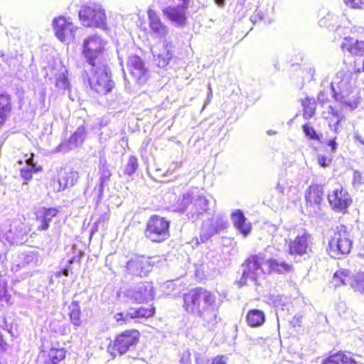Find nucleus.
I'll return each instance as SVG.
<instances>
[{"label": "nucleus", "instance_id": "nucleus-47", "mask_svg": "<svg viewBox=\"0 0 364 364\" xmlns=\"http://www.w3.org/2000/svg\"><path fill=\"white\" fill-rule=\"evenodd\" d=\"M26 170H28L30 171L29 172H31V174L33 176L34 173H37L38 172H41L42 171V166H29L28 168H25Z\"/></svg>", "mask_w": 364, "mask_h": 364}, {"label": "nucleus", "instance_id": "nucleus-48", "mask_svg": "<svg viewBox=\"0 0 364 364\" xmlns=\"http://www.w3.org/2000/svg\"><path fill=\"white\" fill-rule=\"evenodd\" d=\"M178 364H191L190 356L183 355L180 358Z\"/></svg>", "mask_w": 364, "mask_h": 364}, {"label": "nucleus", "instance_id": "nucleus-55", "mask_svg": "<svg viewBox=\"0 0 364 364\" xmlns=\"http://www.w3.org/2000/svg\"><path fill=\"white\" fill-rule=\"evenodd\" d=\"M22 163H23L22 161H18V164H22Z\"/></svg>", "mask_w": 364, "mask_h": 364}, {"label": "nucleus", "instance_id": "nucleus-20", "mask_svg": "<svg viewBox=\"0 0 364 364\" xmlns=\"http://www.w3.org/2000/svg\"><path fill=\"white\" fill-rule=\"evenodd\" d=\"M187 8L188 4L183 3L181 5L167 6L162 10V12L168 20L179 27H183L187 22L186 14Z\"/></svg>", "mask_w": 364, "mask_h": 364}, {"label": "nucleus", "instance_id": "nucleus-35", "mask_svg": "<svg viewBox=\"0 0 364 364\" xmlns=\"http://www.w3.org/2000/svg\"><path fill=\"white\" fill-rule=\"evenodd\" d=\"M156 309L153 305H149L148 307H139L136 309L131 313V318H149L155 315Z\"/></svg>", "mask_w": 364, "mask_h": 364}, {"label": "nucleus", "instance_id": "nucleus-34", "mask_svg": "<svg viewBox=\"0 0 364 364\" xmlns=\"http://www.w3.org/2000/svg\"><path fill=\"white\" fill-rule=\"evenodd\" d=\"M111 176V172L106 166H102L100 168V183L97 187H95L94 191H97V197L95 198L96 203H100L104 193V183L109 180Z\"/></svg>", "mask_w": 364, "mask_h": 364}, {"label": "nucleus", "instance_id": "nucleus-50", "mask_svg": "<svg viewBox=\"0 0 364 364\" xmlns=\"http://www.w3.org/2000/svg\"><path fill=\"white\" fill-rule=\"evenodd\" d=\"M33 156H34V154L33 153H31L30 157H28V159H25V162L29 166H37L36 164L33 163Z\"/></svg>", "mask_w": 364, "mask_h": 364}, {"label": "nucleus", "instance_id": "nucleus-36", "mask_svg": "<svg viewBox=\"0 0 364 364\" xmlns=\"http://www.w3.org/2000/svg\"><path fill=\"white\" fill-rule=\"evenodd\" d=\"M12 304L11 295L8 291V282L6 280H0V307L9 306Z\"/></svg>", "mask_w": 364, "mask_h": 364}, {"label": "nucleus", "instance_id": "nucleus-51", "mask_svg": "<svg viewBox=\"0 0 364 364\" xmlns=\"http://www.w3.org/2000/svg\"><path fill=\"white\" fill-rule=\"evenodd\" d=\"M61 274H63L64 276L68 277V274H69L68 269H64L63 270L60 271V272L56 273V276L57 277H60Z\"/></svg>", "mask_w": 364, "mask_h": 364}, {"label": "nucleus", "instance_id": "nucleus-3", "mask_svg": "<svg viewBox=\"0 0 364 364\" xmlns=\"http://www.w3.org/2000/svg\"><path fill=\"white\" fill-rule=\"evenodd\" d=\"M350 229L346 225H337L328 242V252L331 257L340 259L350 253L353 240Z\"/></svg>", "mask_w": 364, "mask_h": 364}, {"label": "nucleus", "instance_id": "nucleus-22", "mask_svg": "<svg viewBox=\"0 0 364 364\" xmlns=\"http://www.w3.org/2000/svg\"><path fill=\"white\" fill-rule=\"evenodd\" d=\"M268 267L267 274H287L294 271V266L284 260L269 258L265 261Z\"/></svg>", "mask_w": 364, "mask_h": 364}, {"label": "nucleus", "instance_id": "nucleus-28", "mask_svg": "<svg viewBox=\"0 0 364 364\" xmlns=\"http://www.w3.org/2000/svg\"><path fill=\"white\" fill-rule=\"evenodd\" d=\"M173 57V46L171 43L166 42L163 46V50L154 55V60L159 68H165Z\"/></svg>", "mask_w": 364, "mask_h": 364}, {"label": "nucleus", "instance_id": "nucleus-54", "mask_svg": "<svg viewBox=\"0 0 364 364\" xmlns=\"http://www.w3.org/2000/svg\"><path fill=\"white\" fill-rule=\"evenodd\" d=\"M0 280H5L4 279H3V277H2V274H1V272H0Z\"/></svg>", "mask_w": 364, "mask_h": 364}, {"label": "nucleus", "instance_id": "nucleus-13", "mask_svg": "<svg viewBox=\"0 0 364 364\" xmlns=\"http://www.w3.org/2000/svg\"><path fill=\"white\" fill-rule=\"evenodd\" d=\"M324 187L320 183H311L305 191L304 200L309 213H316L321 209L324 198Z\"/></svg>", "mask_w": 364, "mask_h": 364}, {"label": "nucleus", "instance_id": "nucleus-44", "mask_svg": "<svg viewBox=\"0 0 364 364\" xmlns=\"http://www.w3.org/2000/svg\"><path fill=\"white\" fill-rule=\"evenodd\" d=\"M30 171L26 170L25 168H21L20 171L21 177L23 179L25 183L30 181L33 176L31 174Z\"/></svg>", "mask_w": 364, "mask_h": 364}, {"label": "nucleus", "instance_id": "nucleus-2", "mask_svg": "<svg viewBox=\"0 0 364 364\" xmlns=\"http://www.w3.org/2000/svg\"><path fill=\"white\" fill-rule=\"evenodd\" d=\"M182 298L183 308L188 314L196 315L207 323L216 318V295L213 291L197 287L185 292Z\"/></svg>", "mask_w": 364, "mask_h": 364}, {"label": "nucleus", "instance_id": "nucleus-14", "mask_svg": "<svg viewBox=\"0 0 364 364\" xmlns=\"http://www.w3.org/2000/svg\"><path fill=\"white\" fill-rule=\"evenodd\" d=\"M79 179V173L68 167L60 168L58 171L57 179L53 180L51 186L54 192H60L75 186Z\"/></svg>", "mask_w": 364, "mask_h": 364}, {"label": "nucleus", "instance_id": "nucleus-23", "mask_svg": "<svg viewBox=\"0 0 364 364\" xmlns=\"http://www.w3.org/2000/svg\"><path fill=\"white\" fill-rule=\"evenodd\" d=\"M321 364H358V362L351 353L338 350L324 358Z\"/></svg>", "mask_w": 364, "mask_h": 364}, {"label": "nucleus", "instance_id": "nucleus-33", "mask_svg": "<svg viewBox=\"0 0 364 364\" xmlns=\"http://www.w3.org/2000/svg\"><path fill=\"white\" fill-rule=\"evenodd\" d=\"M69 318L70 322L75 326L82 323V314L78 301H73L69 306Z\"/></svg>", "mask_w": 364, "mask_h": 364}, {"label": "nucleus", "instance_id": "nucleus-10", "mask_svg": "<svg viewBox=\"0 0 364 364\" xmlns=\"http://www.w3.org/2000/svg\"><path fill=\"white\" fill-rule=\"evenodd\" d=\"M327 200L332 210L345 214L352 205L353 199L348 190L343 186L334 188L327 195Z\"/></svg>", "mask_w": 364, "mask_h": 364}, {"label": "nucleus", "instance_id": "nucleus-19", "mask_svg": "<svg viewBox=\"0 0 364 364\" xmlns=\"http://www.w3.org/2000/svg\"><path fill=\"white\" fill-rule=\"evenodd\" d=\"M127 65L131 75L139 82H144L149 78L148 69L142 59L136 55L128 58Z\"/></svg>", "mask_w": 364, "mask_h": 364}, {"label": "nucleus", "instance_id": "nucleus-24", "mask_svg": "<svg viewBox=\"0 0 364 364\" xmlns=\"http://www.w3.org/2000/svg\"><path fill=\"white\" fill-rule=\"evenodd\" d=\"M152 290L150 282H141L137 289L133 291L132 297L136 304L146 303L154 299Z\"/></svg>", "mask_w": 364, "mask_h": 364}, {"label": "nucleus", "instance_id": "nucleus-21", "mask_svg": "<svg viewBox=\"0 0 364 364\" xmlns=\"http://www.w3.org/2000/svg\"><path fill=\"white\" fill-rule=\"evenodd\" d=\"M147 16L151 32L159 38H164L167 36L168 30L161 21L157 11L152 8H149Z\"/></svg>", "mask_w": 364, "mask_h": 364}, {"label": "nucleus", "instance_id": "nucleus-40", "mask_svg": "<svg viewBox=\"0 0 364 364\" xmlns=\"http://www.w3.org/2000/svg\"><path fill=\"white\" fill-rule=\"evenodd\" d=\"M303 131L306 136H309L311 139L313 140H320L319 136L316 134V130L309 126V124L306 123L302 126Z\"/></svg>", "mask_w": 364, "mask_h": 364}, {"label": "nucleus", "instance_id": "nucleus-18", "mask_svg": "<svg viewBox=\"0 0 364 364\" xmlns=\"http://www.w3.org/2000/svg\"><path fill=\"white\" fill-rule=\"evenodd\" d=\"M60 213L58 208L42 207L35 213V220L38 223L37 230L39 232L46 231L50 225L53 218Z\"/></svg>", "mask_w": 364, "mask_h": 364}, {"label": "nucleus", "instance_id": "nucleus-1", "mask_svg": "<svg viewBox=\"0 0 364 364\" xmlns=\"http://www.w3.org/2000/svg\"><path fill=\"white\" fill-rule=\"evenodd\" d=\"M106 41L98 35H91L83 40L81 55L90 67L87 80L91 89L101 95L110 92L115 87L108 65L109 57Z\"/></svg>", "mask_w": 364, "mask_h": 364}, {"label": "nucleus", "instance_id": "nucleus-37", "mask_svg": "<svg viewBox=\"0 0 364 364\" xmlns=\"http://www.w3.org/2000/svg\"><path fill=\"white\" fill-rule=\"evenodd\" d=\"M85 136V127L84 126L79 127L70 136L68 143L74 146H77L84 142Z\"/></svg>", "mask_w": 364, "mask_h": 364}, {"label": "nucleus", "instance_id": "nucleus-8", "mask_svg": "<svg viewBox=\"0 0 364 364\" xmlns=\"http://www.w3.org/2000/svg\"><path fill=\"white\" fill-rule=\"evenodd\" d=\"M154 264L151 257L136 255L127 262L124 274L132 277H146L151 272Z\"/></svg>", "mask_w": 364, "mask_h": 364}, {"label": "nucleus", "instance_id": "nucleus-45", "mask_svg": "<svg viewBox=\"0 0 364 364\" xmlns=\"http://www.w3.org/2000/svg\"><path fill=\"white\" fill-rule=\"evenodd\" d=\"M331 161V159H327L325 156L319 155L318 156V164L322 168H326Z\"/></svg>", "mask_w": 364, "mask_h": 364}, {"label": "nucleus", "instance_id": "nucleus-29", "mask_svg": "<svg viewBox=\"0 0 364 364\" xmlns=\"http://www.w3.org/2000/svg\"><path fill=\"white\" fill-rule=\"evenodd\" d=\"M51 74L55 78V87L59 92L64 94L65 91L70 90V82L65 71H60L56 67L51 66L49 68Z\"/></svg>", "mask_w": 364, "mask_h": 364}, {"label": "nucleus", "instance_id": "nucleus-26", "mask_svg": "<svg viewBox=\"0 0 364 364\" xmlns=\"http://www.w3.org/2000/svg\"><path fill=\"white\" fill-rule=\"evenodd\" d=\"M245 321L251 328H259L266 321V315L264 311L258 309H250L245 316Z\"/></svg>", "mask_w": 364, "mask_h": 364}, {"label": "nucleus", "instance_id": "nucleus-38", "mask_svg": "<svg viewBox=\"0 0 364 364\" xmlns=\"http://www.w3.org/2000/svg\"><path fill=\"white\" fill-rule=\"evenodd\" d=\"M352 288L355 291L364 294V271L354 274V282Z\"/></svg>", "mask_w": 364, "mask_h": 364}, {"label": "nucleus", "instance_id": "nucleus-53", "mask_svg": "<svg viewBox=\"0 0 364 364\" xmlns=\"http://www.w3.org/2000/svg\"><path fill=\"white\" fill-rule=\"evenodd\" d=\"M184 4H188L190 0H181Z\"/></svg>", "mask_w": 364, "mask_h": 364}, {"label": "nucleus", "instance_id": "nucleus-27", "mask_svg": "<svg viewBox=\"0 0 364 364\" xmlns=\"http://www.w3.org/2000/svg\"><path fill=\"white\" fill-rule=\"evenodd\" d=\"M173 57V46L171 43L166 42L163 46V50L154 55V60L159 68H165Z\"/></svg>", "mask_w": 364, "mask_h": 364}, {"label": "nucleus", "instance_id": "nucleus-5", "mask_svg": "<svg viewBox=\"0 0 364 364\" xmlns=\"http://www.w3.org/2000/svg\"><path fill=\"white\" fill-rule=\"evenodd\" d=\"M141 333L135 328L124 330L115 335L107 346L111 355H122L134 349L139 342Z\"/></svg>", "mask_w": 364, "mask_h": 364}, {"label": "nucleus", "instance_id": "nucleus-17", "mask_svg": "<svg viewBox=\"0 0 364 364\" xmlns=\"http://www.w3.org/2000/svg\"><path fill=\"white\" fill-rule=\"evenodd\" d=\"M311 235L304 232L290 240L288 245L289 253L291 255L303 256L311 251L310 247Z\"/></svg>", "mask_w": 364, "mask_h": 364}, {"label": "nucleus", "instance_id": "nucleus-41", "mask_svg": "<svg viewBox=\"0 0 364 364\" xmlns=\"http://www.w3.org/2000/svg\"><path fill=\"white\" fill-rule=\"evenodd\" d=\"M346 6L351 9H363L364 0H343Z\"/></svg>", "mask_w": 364, "mask_h": 364}, {"label": "nucleus", "instance_id": "nucleus-39", "mask_svg": "<svg viewBox=\"0 0 364 364\" xmlns=\"http://www.w3.org/2000/svg\"><path fill=\"white\" fill-rule=\"evenodd\" d=\"M138 159L135 156H130L124 168V173L129 176H132L138 169Z\"/></svg>", "mask_w": 364, "mask_h": 364}, {"label": "nucleus", "instance_id": "nucleus-16", "mask_svg": "<svg viewBox=\"0 0 364 364\" xmlns=\"http://www.w3.org/2000/svg\"><path fill=\"white\" fill-rule=\"evenodd\" d=\"M67 350L65 348L52 344L48 350H41L39 355L40 364H60L66 358Z\"/></svg>", "mask_w": 364, "mask_h": 364}, {"label": "nucleus", "instance_id": "nucleus-43", "mask_svg": "<svg viewBox=\"0 0 364 364\" xmlns=\"http://www.w3.org/2000/svg\"><path fill=\"white\" fill-rule=\"evenodd\" d=\"M114 318L117 323H119V322L124 323L127 321H128L129 319H132L131 318V313L124 314L122 312L116 314V315L114 316Z\"/></svg>", "mask_w": 364, "mask_h": 364}, {"label": "nucleus", "instance_id": "nucleus-42", "mask_svg": "<svg viewBox=\"0 0 364 364\" xmlns=\"http://www.w3.org/2000/svg\"><path fill=\"white\" fill-rule=\"evenodd\" d=\"M9 250V245L6 242L0 235V259H6Z\"/></svg>", "mask_w": 364, "mask_h": 364}, {"label": "nucleus", "instance_id": "nucleus-49", "mask_svg": "<svg viewBox=\"0 0 364 364\" xmlns=\"http://www.w3.org/2000/svg\"><path fill=\"white\" fill-rule=\"evenodd\" d=\"M327 145L331 147V149L333 151H335L337 147V143L336 141V138L328 141Z\"/></svg>", "mask_w": 364, "mask_h": 364}, {"label": "nucleus", "instance_id": "nucleus-32", "mask_svg": "<svg viewBox=\"0 0 364 364\" xmlns=\"http://www.w3.org/2000/svg\"><path fill=\"white\" fill-rule=\"evenodd\" d=\"M11 112V97L6 94H0V126L5 124Z\"/></svg>", "mask_w": 364, "mask_h": 364}, {"label": "nucleus", "instance_id": "nucleus-6", "mask_svg": "<svg viewBox=\"0 0 364 364\" xmlns=\"http://www.w3.org/2000/svg\"><path fill=\"white\" fill-rule=\"evenodd\" d=\"M341 49L343 53H348L350 55L358 58L351 65V73L364 72V35L360 36L356 39L350 36L345 37L341 44Z\"/></svg>", "mask_w": 364, "mask_h": 364}, {"label": "nucleus", "instance_id": "nucleus-52", "mask_svg": "<svg viewBox=\"0 0 364 364\" xmlns=\"http://www.w3.org/2000/svg\"><path fill=\"white\" fill-rule=\"evenodd\" d=\"M216 3L219 6H223L224 4L225 0H215Z\"/></svg>", "mask_w": 364, "mask_h": 364}, {"label": "nucleus", "instance_id": "nucleus-46", "mask_svg": "<svg viewBox=\"0 0 364 364\" xmlns=\"http://www.w3.org/2000/svg\"><path fill=\"white\" fill-rule=\"evenodd\" d=\"M210 364H228V363L224 355H218L212 359Z\"/></svg>", "mask_w": 364, "mask_h": 364}, {"label": "nucleus", "instance_id": "nucleus-11", "mask_svg": "<svg viewBox=\"0 0 364 364\" xmlns=\"http://www.w3.org/2000/svg\"><path fill=\"white\" fill-rule=\"evenodd\" d=\"M356 102L351 101H342L330 105L326 114L325 119L328 122V126L333 128L334 132H338L339 126L342 121L345 120L344 109L349 107L351 109L355 107Z\"/></svg>", "mask_w": 364, "mask_h": 364}, {"label": "nucleus", "instance_id": "nucleus-9", "mask_svg": "<svg viewBox=\"0 0 364 364\" xmlns=\"http://www.w3.org/2000/svg\"><path fill=\"white\" fill-rule=\"evenodd\" d=\"M264 257L262 253L250 255L242 264V274L236 283L239 287L247 284V280L251 279L256 281L257 279V272L261 269Z\"/></svg>", "mask_w": 364, "mask_h": 364}, {"label": "nucleus", "instance_id": "nucleus-30", "mask_svg": "<svg viewBox=\"0 0 364 364\" xmlns=\"http://www.w3.org/2000/svg\"><path fill=\"white\" fill-rule=\"evenodd\" d=\"M299 101L302 106L303 118L309 120L316 112L317 103L316 99L306 95L305 97L300 99Z\"/></svg>", "mask_w": 364, "mask_h": 364}, {"label": "nucleus", "instance_id": "nucleus-15", "mask_svg": "<svg viewBox=\"0 0 364 364\" xmlns=\"http://www.w3.org/2000/svg\"><path fill=\"white\" fill-rule=\"evenodd\" d=\"M181 203L184 206L191 205V210L197 216L203 215L210 210L209 200L203 194L188 192L183 196Z\"/></svg>", "mask_w": 364, "mask_h": 364}, {"label": "nucleus", "instance_id": "nucleus-7", "mask_svg": "<svg viewBox=\"0 0 364 364\" xmlns=\"http://www.w3.org/2000/svg\"><path fill=\"white\" fill-rule=\"evenodd\" d=\"M82 24L87 27H102L106 23V14L102 6L95 2L83 4L79 11Z\"/></svg>", "mask_w": 364, "mask_h": 364}, {"label": "nucleus", "instance_id": "nucleus-4", "mask_svg": "<svg viewBox=\"0 0 364 364\" xmlns=\"http://www.w3.org/2000/svg\"><path fill=\"white\" fill-rule=\"evenodd\" d=\"M171 221L157 214L151 215L146 222L144 237L151 242L162 243L171 236Z\"/></svg>", "mask_w": 364, "mask_h": 364}, {"label": "nucleus", "instance_id": "nucleus-12", "mask_svg": "<svg viewBox=\"0 0 364 364\" xmlns=\"http://www.w3.org/2000/svg\"><path fill=\"white\" fill-rule=\"evenodd\" d=\"M55 36L61 42L69 43L75 38L77 27L70 18L60 16L55 18L52 23Z\"/></svg>", "mask_w": 364, "mask_h": 364}, {"label": "nucleus", "instance_id": "nucleus-25", "mask_svg": "<svg viewBox=\"0 0 364 364\" xmlns=\"http://www.w3.org/2000/svg\"><path fill=\"white\" fill-rule=\"evenodd\" d=\"M234 227L244 236L248 235L252 231V224L247 222V218L240 210H236L231 215Z\"/></svg>", "mask_w": 364, "mask_h": 364}, {"label": "nucleus", "instance_id": "nucleus-31", "mask_svg": "<svg viewBox=\"0 0 364 364\" xmlns=\"http://www.w3.org/2000/svg\"><path fill=\"white\" fill-rule=\"evenodd\" d=\"M333 282L336 286L348 285L352 287L354 282V274L346 269H338L333 274Z\"/></svg>", "mask_w": 364, "mask_h": 364}]
</instances>
